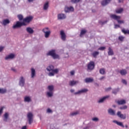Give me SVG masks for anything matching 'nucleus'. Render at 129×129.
I'll return each instance as SVG.
<instances>
[{
	"instance_id": "10",
	"label": "nucleus",
	"mask_w": 129,
	"mask_h": 129,
	"mask_svg": "<svg viewBox=\"0 0 129 129\" xmlns=\"http://www.w3.org/2000/svg\"><path fill=\"white\" fill-rule=\"evenodd\" d=\"M60 38L62 41L66 40V34L64 32V31L61 30L60 32Z\"/></svg>"
},
{
	"instance_id": "37",
	"label": "nucleus",
	"mask_w": 129,
	"mask_h": 129,
	"mask_svg": "<svg viewBox=\"0 0 129 129\" xmlns=\"http://www.w3.org/2000/svg\"><path fill=\"white\" fill-rule=\"evenodd\" d=\"M7 92V89L4 88H0V93L1 94H4V93H6Z\"/></svg>"
},
{
	"instance_id": "8",
	"label": "nucleus",
	"mask_w": 129,
	"mask_h": 129,
	"mask_svg": "<svg viewBox=\"0 0 129 129\" xmlns=\"http://www.w3.org/2000/svg\"><path fill=\"white\" fill-rule=\"evenodd\" d=\"M94 62L90 61L88 64V70H93L94 69Z\"/></svg>"
},
{
	"instance_id": "19",
	"label": "nucleus",
	"mask_w": 129,
	"mask_h": 129,
	"mask_svg": "<svg viewBox=\"0 0 129 129\" xmlns=\"http://www.w3.org/2000/svg\"><path fill=\"white\" fill-rule=\"evenodd\" d=\"M49 9V2H46L43 5V11H47Z\"/></svg>"
},
{
	"instance_id": "28",
	"label": "nucleus",
	"mask_w": 129,
	"mask_h": 129,
	"mask_svg": "<svg viewBox=\"0 0 129 129\" xmlns=\"http://www.w3.org/2000/svg\"><path fill=\"white\" fill-rule=\"evenodd\" d=\"M120 74H121L122 76L124 75H126L127 72L125 70H121L119 72Z\"/></svg>"
},
{
	"instance_id": "13",
	"label": "nucleus",
	"mask_w": 129,
	"mask_h": 129,
	"mask_svg": "<svg viewBox=\"0 0 129 129\" xmlns=\"http://www.w3.org/2000/svg\"><path fill=\"white\" fill-rule=\"evenodd\" d=\"M19 85L21 87H23V86H24V85H25V78H24V77H21L20 78Z\"/></svg>"
},
{
	"instance_id": "49",
	"label": "nucleus",
	"mask_w": 129,
	"mask_h": 129,
	"mask_svg": "<svg viewBox=\"0 0 129 129\" xmlns=\"http://www.w3.org/2000/svg\"><path fill=\"white\" fill-rule=\"evenodd\" d=\"M126 108H127V106L126 105H124L120 107V109H126Z\"/></svg>"
},
{
	"instance_id": "18",
	"label": "nucleus",
	"mask_w": 129,
	"mask_h": 129,
	"mask_svg": "<svg viewBox=\"0 0 129 129\" xmlns=\"http://www.w3.org/2000/svg\"><path fill=\"white\" fill-rule=\"evenodd\" d=\"M33 17L32 16H29L23 19V22H25V23H30Z\"/></svg>"
},
{
	"instance_id": "44",
	"label": "nucleus",
	"mask_w": 129,
	"mask_h": 129,
	"mask_svg": "<svg viewBox=\"0 0 129 129\" xmlns=\"http://www.w3.org/2000/svg\"><path fill=\"white\" fill-rule=\"evenodd\" d=\"M122 32L124 34H129V30H125L124 29H122Z\"/></svg>"
},
{
	"instance_id": "6",
	"label": "nucleus",
	"mask_w": 129,
	"mask_h": 129,
	"mask_svg": "<svg viewBox=\"0 0 129 129\" xmlns=\"http://www.w3.org/2000/svg\"><path fill=\"white\" fill-rule=\"evenodd\" d=\"M22 26H26V24H25V22H20L18 21L16 24L13 25V28L17 29V28H20V27H22Z\"/></svg>"
},
{
	"instance_id": "55",
	"label": "nucleus",
	"mask_w": 129,
	"mask_h": 129,
	"mask_svg": "<svg viewBox=\"0 0 129 129\" xmlns=\"http://www.w3.org/2000/svg\"><path fill=\"white\" fill-rule=\"evenodd\" d=\"M105 23H106V22L99 21V24H101V25H104Z\"/></svg>"
},
{
	"instance_id": "57",
	"label": "nucleus",
	"mask_w": 129,
	"mask_h": 129,
	"mask_svg": "<svg viewBox=\"0 0 129 129\" xmlns=\"http://www.w3.org/2000/svg\"><path fill=\"white\" fill-rule=\"evenodd\" d=\"M90 126H87L83 128V129H89L90 128Z\"/></svg>"
},
{
	"instance_id": "27",
	"label": "nucleus",
	"mask_w": 129,
	"mask_h": 129,
	"mask_svg": "<svg viewBox=\"0 0 129 129\" xmlns=\"http://www.w3.org/2000/svg\"><path fill=\"white\" fill-rule=\"evenodd\" d=\"M31 78H34V77H35V76L36 75V71L34 70V68H31Z\"/></svg>"
},
{
	"instance_id": "21",
	"label": "nucleus",
	"mask_w": 129,
	"mask_h": 129,
	"mask_svg": "<svg viewBox=\"0 0 129 129\" xmlns=\"http://www.w3.org/2000/svg\"><path fill=\"white\" fill-rule=\"evenodd\" d=\"M108 50V55L109 56H112L114 55V53L113 52V50L112 49L111 47H109Z\"/></svg>"
},
{
	"instance_id": "62",
	"label": "nucleus",
	"mask_w": 129,
	"mask_h": 129,
	"mask_svg": "<svg viewBox=\"0 0 129 129\" xmlns=\"http://www.w3.org/2000/svg\"><path fill=\"white\" fill-rule=\"evenodd\" d=\"M33 1H34V0H28V2L29 3H31V2H33Z\"/></svg>"
},
{
	"instance_id": "45",
	"label": "nucleus",
	"mask_w": 129,
	"mask_h": 129,
	"mask_svg": "<svg viewBox=\"0 0 129 129\" xmlns=\"http://www.w3.org/2000/svg\"><path fill=\"white\" fill-rule=\"evenodd\" d=\"M118 39H119V41H123V40H124V37H123L122 36H119Z\"/></svg>"
},
{
	"instance_id": "17",
	"label": "nucleus",
	"mask_w": 129,
	"mask_h": 129,
	"mask_svg": "<svg viewBox=\"0 0 129 129\" xmlns=\"http://www.w3.org/2000/svg\"><path fill=\"white\" fill-rule=\"evenodd\" d=\"M26 31L28 34H30V35H32V34H34V29L32 28L31 27H27L26 28Z\"/></svg>"
},
{
	"instance_id": "51",
	"label": "nucleus",
	"mask_w": 129,
	"mask_h": 129,
	"mask_svg": "<svg viewBox=\"0 0 129 129\" xmlns=\"http://www.w3.org/2000/svg\"><path fill=\"white\" fill-rule=\"evenodd\" d=\"M105 49V47H101L98 48V50H100L101 51H103Z\"/></svg>"
},
{
	"instance_id": "23",
	"label": "nucleus",
	"mask_w": 129,
	"mask_h": 129,
	"mask_svg": "<svg viewBox=\"0 0 129 129\" xmlns=\"http://www.w3.org/2000/svg\"><path fill=\"white\" fill-rule=\"evenodd\" d=\"M108 113L110 115H115V111L111 108L108 109Z\"/></svg>"
},
{
	"instance_id": "30",
	"label": "nucleus",
	"mask_w": 129,
	"mask_h": 129,
	"mask_svg": "<svg viewBox=\"0 0 129 129\" xmlns=\"http://www.w3.org/2000/svg\"><path fill=\"white\" fill-rule=\"evenodd\" d=\"M44 34L45 38H48L49 37H50V35H51V31L45 32Z\"/></svg>"
},
{
	"instance_id": "43",
	"label": "nucleus",
	"mask_w": 129,
	"mask_h": 129,
	"mask_svg": "<svg viewBox=\"0 0 129 129\" xmlns=\"http://www.w3.org/2000/svg\"><path fill=\"white\" fill-rule=\"evenodd\" d=\"M118 91H119L118 89H116L112 91L113 94H115V95L116 94V93H117V92H118Z\"/></svg>"
},
{
	"instance_id": "32",
	"label": "nucleus",
	"mask_w": 129,
	"mask_h": 129,
	"mask_svg": "<svg viewBox=\"0 0 129 129\" xmlns=\"http://www.w3.org/2000/svg\"><path fill=\"white\" fill-rule=\"evenodd\" d=\"M47 89L48 90V91H53L54 90V86L53 85H50L48 86L47 87Z\"/></svg>"
},
{
	"instance_id": "35",
	"label": "nucleus",
	"mask_w": 129,
	"mask_h": 129,
	"mask_svg": "<svg viewBox=\"0 0 129 129\" xmlns=\"http://www.w3.org/2000/svg\"><path fill=\"white\" fill-rule=\"evenodd\" d=\"M42 32H43V33H47L48 32H51V31H50V29H49V28L46 27L42 30Z\"/></svg>"
},
{
	"instance_id": "54",
	"label": "nucleus",
	"mask_w": 129,
	"mask_h": 129,
	"mask_svg": "<svg viewBox=\"0 0 129 129\" xmlns=\"http://www.w3.org/2000/svg\"><path fill=\"white\" fill-rule=\"evenodd\" d=\"M119 25H117V24H115V26H114V28L115 29H117V28H119Z\"/></svg>"
},
{
	"instance_id": "16",
	"label": "nucleus",
	"mask_w": 129,
	"mask_h": 129,
	"mask_svg": "<svg viewBox=\"0 0 129 129\" xmlns=\"http://www.w3.org/2000/svg\"><path fill=\"white\" fill-rule=\"evenodd\" d=\"M113 122L114 123H116L117 125H119V126H121V127H124V125H123V124L121 122H119L116 120H113Z\"/></svg>"
},
{
	"instance_id": "24",
	"label": "nucleus",
	"mask_w": 129,
	"mask_h": 129,
	"mask_svg": "<svg viewBox=\"0 0 129 129\" xmlns=\"http://www.w3.org/2000/svg\"><path fill=\"white\" fill-rule=\"evenodd\" d=\"M93 80L92 78H87L85 79V82L86 83H91V82H93Z\"/></svg>"
},
{
	"instance_id": "7",
	"label": "nucleus",
	"mask_w": 129,
	"mask_h": 129,
	"mask_svg": "<svg viewBox=\"0 0 129 129\" xmlns=\"http://www.w3.org/2000/svg\"><path fill=\"white\" fill-rule=\"evenodd\" d=\"M117 115L118 117L121 118L122 119H125V118H126V115L125 114H121V112L120 111H118L117 112Z\"/></svg>"
},
{
	"instance_id": "60",
	"label": "nucleus",
	"mask_w": 129,
	"mask_h": 129,
	"mask_svg": "<svg viewBox=\"0 0 129 129\" xmlns=\"http://www.w3.org/2000/svg\"><path fill=\"white\" fill-rule=\"evenodd\" d=\"M104 78H105L104 77H102L99 79H100V80H103V79H104Z\"/></svg>"
},
{
	"instance_id": "61",
	"label": "nucleus",
	"mask_w": 129,
	"mask_h": 129,
	"mask_svg": "<svg viewBox=\"0 0 129 129\" xmlns=\"http://www.w3.org/2000/svg\"><path fill=\"white\" fill-rule=\"evenodd\" d=\"M119 3H123V0H118Z\"/></svg>"
},
{
	"instance_id": "63",
	"label": "nucleus",
	"mask_w": 129,
	"mask_h": 129,
	"mask_svg": "<svg viewBox=\"0 0 129 129\" xmlns=\"http://www.w3.org/2000/svg\"><path fill=\"white\" fill-rule=\"evenodd\" d=\"M125 127H126V128H127V127H128L127 125H125Z\"/></svg>"
},
{
	"instance_id": "15",
	"label": "nucleus",
	"mask_w": 129,
	"mask_h": 129,
	"mask_svg": "<svg viewBox=\"0 0 129 129\" xmlns=\"http://www.w3.org/2000/svg\"><path fill=\"white\" fill-rule=\"evenodd\" d=\"M58 20H64V19H66V15L64 14H59L57 15Z\"/></svg>"
},
{
	"instance_id": "39",
	"label": "nucleus",
	"mask_w": 129,
	"mask_h": 129,
	"mask_svg": "<svg viewBox=\"0 0 129 129\" xmlns=\"http://www.w3.org/2000/svg\"><path fill=\"white\" fill-rule=\"evenodd\" d=\"M46 113H53V110L50 108H48L46 109Z\"/></svg>"
},
{
	"instance_id": "9",
	"label": "nucleus",
	"mask_w": 129,
	"mask_h": 129,
	"mask_svg": "<svg viewBox=\"0 0 129 129\" xmlns=\"http://www.w3.org/2000/svg\"><path fill=\"white\" fill-rule=\"evenodd\" d=\"M16 57V54L14 53H11L5 57V60H11L14 59Z\"/></svg>"
},
{
	"instance_id": "48",
	"label": "nucleus",
	"mask_w": 129,
	"mask_h": 129,
	"mask_svg": "<svg viewBox=\"0 0 129 129\" xmlns=\"http://www.w3.org/2000/svg\"><path fill=\"white\" fill-rule=\"evenodd\" d=\"M92 120H93V121H98L99 119L97 117H94L92 119Z\"/></svg>"
},
{
	"instance_id": "59",
	"label": "nucleus",
	"mask_w": 129,
	"mask_h": 129,
	"mask_svg": "<svg viewBox=\"0 0 129 129\" xmlns=\"http://www.w3.org/2000/svg\"><path fill=\"white\" fill-rule=\"evenodd\" d=\"M21 129H27V126H23Z\"/></svg>"
},
{
	"instance_id": "3",
	"label": "nucleus",
	"mask_w": 129,
	"mask_h": 129,
	"mask_svg": "<svg viewBox=\"0 0 129 129\" xmlns=\"http://www.w3.org/2000/svg\"><path fill=\"white\" fill-rule=\"evenodd\" d=\"M110 18H111V19H113V20H116V21L118 22V24H123V23H124L123 20H120V16L112 14L110 15Z\"/></svg>"
},
{
	"instance_id": "5",
	"label": "nucleus",
	"mask_w": 129,
	"mask_h": 129,
	"mask_svg": "<svg viewBox=\"0 0 129 129\" xmlns=\"http://www.w3.org/2000/svg\"><path fill=\"white\" fill-rule=\"evenodd\" d=\"M33 116H34V115H33L32 112H29L27 114V118L29 121V124H32V123L33 122Z\"/></svg>"
},
{
	"instance_id": "14",
	"label": "nucleus",
	"mask_w": 129,
	"mask_h": 129,
	"mask_svg": "<svg viewBox=\"0 0 129 129\" xmlns=\"http://www.w3.org/2000/svg\"><path fill=\"white\" fill-rule=\"evenodd\" d=\"M24 102H27L28 103L32 101V98L29 96H26L25 97H24Z\"/></svg>"
},
{
	"instance_id": "12",
	"label": "nucleus",
	"mask_w": 129,
	"mask_h": 129,
	"mask_svg": "<svg viewBox=\"0 0 129 129\" xmlns=\"http://www.w3.org/2000/svg\"><path fill=\"white\" fill-rule=\"evenodd\" d=\"M74 8L73 7H66L64 8V11L66 13H70V12H73Z\"/></svg>"
},
{
	"instance_id": "22",
	"label": "nucleus",
	"mask_w": 129,
	"mask_h": 129,
	"mask_svg": "<svg viewBox=\"0 0 129 129\" xmlns=\"http://www.w3.org/2000/svg\"><path fill=\"white\" fill-rule=\"evenodd\" d=\"M106 98H108V96H105L103 97L102 98H100L98 100V103H102L104 102V100H105V99H106Z\"/></svg>"
},
{
	"instance_id": "25",
	"label": "nucleus",
	"mask_w": 129,
	"mask_h": 129,
	"mask_svg": "<svg viewBox=\"0 0 129 129\" xmlns=\"http://www.w3.org/2000/svg\"><path fill=\"white\" fill-rule=\"evenodd\" d=\"M11 23V21L9 19H5L3 21L2 24L3 26H7V25H9Z\"/></svg>"
},
{
	"instance_id": "20",
	"label": "nucleus",
	"mask_w": 129,
	"mask_h": 129,
	"mask_svg": "<svg viewBox=\"0 0 129 129\" xmlns=\"http://www.w3.org/2000/svg\"><path fill=\"white\" fill-rule=\"evenodd\" d=\"M79 83V81H71L69 82V85L71 86H74V85H76V84H78Z\"/></svg>"
},
{
	"instance_id": "53",
	"label": "nucleus",
	"mask_w": 129,
	"mask_h": 129,
	"mask_svg": "<svg viewBox=\"0 0 129 129\" xmlns=\"http://www.w3.org/2000/svg\"><path fill=\"white\" fill-rule=\"evenodd\" d=\"M70 74L71 75H74V74H75V72L74 71H72L71 72H70Z\"/></svg>"
},
{
	"instance_id": "42",
	"label": "nucleus",
	"mask_w": 129,
	"mask_h": 129,
	"mask_svg": "<svg viewBox=\"0 0 129 129\" xmlns=\"http://www.w3.org/2000/svg\"><path fill=\"white\" fill-rule=\"evenodd\" d=\"M5 108V106H2L0 108V115H2L3 113V111H4V109Z\"/></svg>"
},
{
	"instance_id": "47",
	"label": "nucleus",
	"mask_w": 129,
	"mask_h": 129,
	"mask_svg": "<svg viewBox=\"0 0 129 129\" xmlns=\"http://www.w3.org/2000/svg\"><path fill=\"white\" fill-rule=\"evenodd\" d=\"M81 0H71L73 4H76V3H79Z\"/></svg>"
},
{
	"instance_id": "46",
	"label": "nucleus",
	"mask_w": 129,
	"mask_h": 129,
	"mask_svg": "<svg viewBox=\"0 0 129 129\" xmlns=\"http://www.w3.org/2000/svg\"><path fill=\"white\" fill-rule=\"evenodd\" d=\"M121 82L122 83H123V84H124L125 85H126V84H127V82H126V80H125V79H122Z\"/></svg>"
},
{
	"instance_id": "26",
	"label": "nucleus",
	"mask_w": 129,
	"mask_h": 129,
	"mask_svg": "<svg viewBox=\"0 0 129 129\" xmlns=\"http://www.w3.org/2000/svg\"><path fill=\"white\" fill-rule=\"evenodd\" d=\"M110 1L111 0H103L101 2L102 6H106V5H108V4L110 3Z\"/></svg>"
},
{
	"instance_id": "50",
	"label": "nucleus",
	"mask_w": 129,
	"mask_h": 129,
	"mask_svg": "<svg viewBox=\"0 0 129 129\" xmlns=\"http://www.w3.org/2000/svg\"><path fill=\"white\" fill-rule=\"evenodd\" d=\"M4 49H5V46H0V53L1 52H3V51H4Z\"/></svg>"
},
{
	"instance_id": "11",
	"label": "nucleus",
	"mask_w": 129,
	"mask_h": 129,
	"mask_svg": "<svg viewBox=\"0 0 129 129\" xmlns=\"http://www.w3.org/2000/svg\"><path fill=\"white\" fill-rule=\"evenodd\" d=\"M4 119L3 120L7 122L8 120H9V117H10V113L9 112H5L4 114Z\"/></svg>"
},
{
	"instance_id": "36",
	"label": "nucleus",
	"mask_w": 129,
	"mask_h": 129,
	"mask_svg": "<svg viewBox=\"0 0 129 129\" xmlns=\"http://www.w3.org/2000/svg\"><path fill=\"white\" fill-rule=\"evenodd\" d=\"M99 72L100 74H102V75H104L105 74V69H100Z\"/></svg>"
},
{
	"instance_id": "29",
	"label": "nucleus",
	"mask_w": 129,
	"mask_h": 129,
	"mask_svg": "<svg viewBox=\"0 0 129 129\" xmlns=\"http://www.w3.org/2000/svg\"><path fill=\"white\" fill-rule=\"evenodd\" d=\"M46 95L47 97H52L53 96V91H48L46 92Z\"/></svg>"
},
{
	"instance_id": "41",
	"label": "nucleus",
	"mask_w": 129,
	"mask_h": 129,
	"mask_svg": "<svg viewBox=\"0 0 129 129\" xmlns=\"http://www.w3.org/2000/svg\"><path fill=\"white\" fill-rule=\"evenodd\" d=\"M17 17H18V18L19 21H22V20H23V18H24V17L23 16V15H21V14L18 15L17 16Z\"/></svg>"
},
{
	"instance_id": "52",
	"label": "nucleus",
	"mask_w": 129,
	"mask_h": 129,
	"mask_svg": "<svg viewBox=\"0 0 129 129\" xmlns=\"http://www.w3.org/2000/svg\"><path fill=\"white\" fill-rule=\"evenodd\" d=\"M11 70L13 72H17V69H16L15 68H11Z\"/></svg>"
},
{
	"instance_id": "31",
	"label": "nucleus",
	"mask_w": 129,
	"mask_h": 129,
	"mask_svg": "<svg viewBox=\"0 0 129 129\" xmlns=\"http://www.w3.org/2000/svg\"><path fill=\"white\" fill-rule=\"evenodd\" d=\"M117 103L119 105H121V104H125V100H120L117 101Z\"/></svg>"
},
{
	"instance_id": "1",
	"label": "nucleus",
	"mask_w": 129,
	"mask_h": 129,
	"mask_svg": "<svg viewBox=\"0 0 129 129\" xmlns=\"http://www.w3.org/2000/svg\"><path fill=\"white\" fill-rule=\"evenodd\" d=\"M46 70L48 72V76H50V77L54 76L55 74H57V73L59 72V69H54V66L52 65H50L47 67Z\"/></svg>"
},
{
	"instance_id": "33",
	"label": "nucleus",
	"mask_w": 129,
	"mask_h": 129,
	"mask_svg": "<svg viewBox=\"0 0 129 129\" xmlns=\"http://www.w3.org/2000/svg\"><path fill=\"white\" fill-rule=\"evenodd\" d=\"M77 114H79V111H76L71 113V115L72 116H75V115H77Z\"/></svg>"
},
{
	"instance_id": "4",
	"label": "nucleus",
	"mask_w": 129,
	"mask_h": 129,
	"mask_svg": "<svg viewBox=\"0 0 129 129\" xmlns=\"http://www.w3.org/2000/svg\"><path fill=\"white\" fill-rule=\"evenodd\" d=\"M87 92H88V89L84 88L74 93V94L75 95H80V94H82L83 93H86Z\"/></svg>"
},
{
	"instance_id": "56",
	"label": "nucleus",
	"mask_w": 129,
	"mask_h": 129,
	"mask_svg": "<svg viewBox=\"0 0 129 129\" xmlns=\"http://www.w3.org/2000/svg\"><path fill=\"white\" fill-rule=\"evenodd\" d=\"M111 89V88L109 87L107 89H106V91H109V90H110Z\"/></svg>"
},
{
	"instance_id": "38",
	"label": "nucleus",
	"mask_w": 129,
	"mask_h": 129,
	"mask_svg": "<svg viewBox=\"0 0 129 129\" xmlns=\"http://www.w3.org/2000/svg\"><path fill=\"white\" fill-rule=\"evenodd\" d=\"M86 33V30H82L81 31V33H80V37H82L83 35H85V34Z\"/></svg>"
},
{
	"instance_id": "2",
	"label": "nucleus",
	"mask_w": 129,
	"mask_h": 129,
	"mask_svg": "<svg viewBox=\"0 0 129 129\" xmlns=\"http://www.w3.org/2000/svg\"><path fill=\"white\" fill-rule=\"evenodd\" d=\"M47 56H51L53 59H60V56L56 54V50L52 49L48 51Z\"/></svg>"
},
{
	"instance_id": "40",
	"label": "nucleus",
	"mask_w": 129,
	"mask_h": 129,
	"mask_svg": "<svg viewBox=\"0 0 129 129\" xmlns=\"http://www.w3.org/2000/svg\"><path fill=\"white\" fill-rule=\"evenodd\" d=\"M99 54V52L98 51H94V52H93L92 55H93V57H95Z\"/></svg>"
},
{
	"instance_id": "34",
	"label": "nucleus",
	"mask_w": 129,
	"mask_h": 129,
	"mask_svg": "<svg viewBox=\"0 0 129 129\" xmlns=\"http://www.w3.org/2000/svg\"><path fill=\"white\" fill-rule=\"evenodd\" d=\"M122 12H123V9L122 8H119L116 10V13L117 14H121Z\"/></svg>"
},
{
	"instance_id": "58",
	"label": "nucleus",
	"mask_w": 129,
	"mask_h": 129,
	"mask_svg": "<svg viewBox=\"0 0 129 129\" xmlns=\"http://www.w3.org/2000/svg\"><path fill=\"white\" fill-rule=\"evenodd\" d=\"M70 91H71V92L72 93H73V92H74L75 91V90H74V89H71Z\"/></svg>"
}]
</instances>
